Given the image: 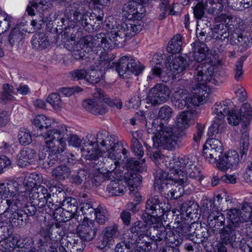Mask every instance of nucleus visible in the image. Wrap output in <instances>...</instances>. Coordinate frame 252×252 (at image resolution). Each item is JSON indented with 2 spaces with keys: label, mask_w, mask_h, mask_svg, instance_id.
I'll return each mask as SVG.
<instances>
[{
  "label": "nucleus",
  "mask_w": 252,
  "mask_h": 252,
  "mask_svg": "<svg viewBox=\"0 0 252 252\" xmlns=\"http://www.w3.org/2000/svg\"><path fill=\"white\" fill-rule=\"evenodd\" d=\"M226 215L227 224L220 233V239L223 244L238 249L241 239L236 232L241 235L252 234V203L244 202L238 208L227 209Z\"/></svg>",
  "instance_id": "obj_1"
},
{
  "label": "nucleus",
  "mask_w": 252,
  "mask_h": 252,
  "mask_svg": "<svg viewBox=\"0 0 252 252\" xmlns=\"http://www.w3.org/2000/svg\"><path fill=\"white\" fill-rule=\"evenodd\" d=\"M95 136L92 134L88 135L85 138L84 142L81 148L82 156L88 160L99 161L103 163L100 158H102V152H107L106 156L111 159L110 154H114L116 149L119 148L121 142L118 137L114 135H108L105 131H99L96 136V140L93 141Z\"/></svg>",
  "instance_id": "obj_2"
},
{
  "label": "nucleus",
  "mask_w": 252,
  "mask_h": 252,
  "mask_svg": "<svg viewBox=\"0 0 252 252\" xmlns=\"http://www.w3.org/2000/svg\"><path fill=\"white\" fill-rule=\"evenodd\" d=\"M138 21L126 19L121 25L117 23L106 25L110 30L107 32L108 37L113 44V48L123 46L127 37L130 38L141 31L142 26Z\"/></svg>",
  "instance_id": "obj_3"
},
{
  "label": "nucleus",
  "mask_w": 252,
  "mask_h": 252,
  "mask_svg": "<svg viewBox=\"0 0 252 252\" xmlns=\"http://www.w3.org/2000/svg\"><path fill=\"white\" fill-rule=\"evenodd\" d=\"M158 130V132L152 137L153 148L162 147L164 149L173 150L175 149L178 141L186 136L185 132H174L172 127L163 124H159V129Z\"/></svg>",
  "instance_id": "obj_4"
},
{
  "label": "nucleus",
  "mask_w": 252,
  "mask_h": 252,
  "mask_svg": "<svg viewBox=\"0 0 252 252\" xmlns=\"http://www.w3.org/2000/svg\"><path fill=\"white\" fill-rule=\"evenodd\" d=\"M48 131L50 135L47 138V139H48L47 141L55 140L54 142L59 146L60 145V148H63V149L66 146V141L68 142L69 145L74 147H79L82 141L84 142L85 138L82 140L78 135L71 134L64 125L56 126L55 127H52Z\"/></svg>",
  "instance_id": "obj_5"
},
{
  "label": "nucleus",
  "mask_w": 252,
  "mask_h": 252,
  "mask_svg": "<svg viewBox=\"0 0 252 252\" xmlns=\"http://www.w3.org/2000/svg\"><path fill=\"white\" fill-rule=\"evenodd\" d=\"M49 135L50 134L47 130L45 134V142L50 150L49 151L43 150L39 156V164L45 169L49 168L56 164L59 160V155L64 150L54 142L55 140L47 141L48 140L47 138Z\"/></svg>",
  "instance_id": "obj_6"
},
{
  "label": "nucleus",
  "mask_w": 252,
  "mask_h": 252,
  "mask_svg": "<svg viewBox=\"0 0 252 252\" xmlns=\"http://www.w3.org/2000/svg\"><path fill=\"white\" fill-rule=\"evenodd\" d=\"M230 100L216 103L213 107L214 112L216 115L213 122L209 128L208 134L210 136H216L224 131L226 123L225 116L231 110Z\"/></svg>",
  "instance_id": "obj_7"
},
{
  "label": "nucleus",
  "mask_w": 252,
  "mask_h": 252,
  "mask_svg": "<svg viewBox=\"0 0 252 252\" xmlns=\"http://www.w3.org/2000/svg\"><path fill=\"white\" fill-rule=\"evenodd\" d=\"M66 15L70 21L79 23L89 32L94 29V21L86 13L82 5L73 3L67 7Z\"/></svg>",
  "instance_id": "obj_8"
},
{
  "label": "nucleus",
  "mask_w": 252,
  "mask_h": 252,
  "mask_svg": "<svg viewBox=\"0 0 252 252\" xmlns=\"http://www.w3.org/2000/svg\"><path fill=\"white\" fill-rule=\"evenodd\" d=\"M113 64L119 75L124 77H127L131 74L138 75L144 69L139 62L128 56L122 57L118 63Z\"/></svg>",
  "instance_id": "obj_9"
},
{
  "label": "nucleus",
  "mask_w": 252,
  "mask_h": 252,
  "mask_svg": "<svg viewBox=\"0 0 252 252\" xmlns=\"http://www.w3.org/2000/svg\"><path fill=\"white\" fill-rule=\"evenodd\" d=\"M93 98L84 100L83 107L88 112L95 115H103L108 111V107L105 102V94L100 89H95L93 93Z\"/></svg>",
  "instance_id": "obj_10"
},
{
  "label": "nucleus",
  "mask_w": 252,
  "mask_h": 252,
  "mask_svg": "<svg viewBox=\"0 0 252 252\" xmlns=\"http://www.w3.org/2000/svg\"><path fill=\"white\" fill-rule=\"evenodd\" d=\"M109 38L107 32H101L94 37L91 35L85 36L79 40L78 44L84 48H89L91 49L100 47L106 51L113 49V44Z\"/></svg>",
  "instance_id": "obj_11"
},
{
  "label": "nucleus",
  "mask_w": 252,
  "mask_h": 252,
  "mask_svg": "<svg viewBox=\"0 0 252 252\" xmlns=\"http://www.w3.org/2000/svg\"><path fill=\"white\" fill-rule=\"evenodd\" d=\"M168 206L158 195H151L146 201L145 212L148 216L160 219L168 211Z\"/></svg>",
  "instance_id": "obj_12"
},
{
  "label": "nucleus",
  "mask_w": 252,
  "mask_h": 252,
  "mask_svg": "<svg viewBox=\"0 0 252 252\" xmlns=\"http://www.w3.org/2000/svg\"><path fill=\"white\" fill-rule=\"evenodd\" d=\"M223 151L221 141L216 138H211L204 146L202 155L211 163H216L222 156Z\"/></svg>",
  "instance_id": "obj_13"
},
{
  "label": "nucleus",
  "mask_w": 252,
  "mask_h": 252,
  "mask_svg": "<svg viewBox=\"0 0 252 252\" xmlns=\"http://www.w3.org/2000/svg\"><path fill=\"white\" fill-rule=\"evenodd\" d=\"M170 94L169 89L162 83L156 84L150 90L146 97V102L156 105L166 101Z\"/></svg>",
  "instance_id": "obj_14"
},
{
  "label": "nucleus",
  "mask_w": 252,
  "mask_h": 252,
  "mask_svg": "<svg viewBox=\"0 0 252 252\" xmlns=\"http://www.w3.org/2000/svg\"><path fill=\"white\" fill-rule=\"evenodd\" d=\"M214 66L209 63H203L196 67L194 73V79L197 84L206 85L208 83H214Z\"/></svg>",
  "instance_id": "obj_15"
},
{
  "label": "nucleus",
  "mask_w": 252,
  "mask_h": 252,
  "mask_svg": "<svg viewBox=\"0 0 252 252\" xmlns=\"http://www.w3.org/2000/svg\"><path fill=\"white\" fill-rule=\"evenodd\" d=\"M59 225L58 223H48L45 226H42L39 231L41 242L49 245L52 243L56 246L60 238V233H58L57 230L59 228Z\"/></svg>",
  "instance_id": "obj_16"
},
{
  "label": "nucleus",
  "mask_w": 252,
  "mask_h": 252,
  "mask_svg": "<svg viewBox=\"0 0 252 252\" xmlns=\"http://www.w3.org/2000/svg\"><path fill=\"white\" fill-rule=\"evenodd\" d=\"M50 196H51V194L43 186H38L32 188L29 193L31 203L37 206L38 209L42 208L45 206L46 201Z\"/></svg>",
  "instance_id": "obj_17"
},
{
  "label": "nucleus",
  "mask_w": 252,
  "mask_h": 252,
  "mask_svg": "<svg viewBox=\"0 0 252 252\" xmlns=\"http://www.w3.org/2000/svg\"><path fill=\"white\" fill-rule=\"evenodd\" d=\"M217 20L227 25L230 34L245 32L244 22L240 18L232 15L221 14L220 17H217Z\"/></svg>",
  "instance_id": "obj_18"
},
{
  "label": "nucleus",
  "mask_w": 252,
  "mask_h": 252,
  "mask_svg": "<svg viewBox=\"0 0 252 252\" xmlns=\"http://www.w3.org/2000/svg\"><path fill=\"white\" fill-rule=\"evenodd\" d=\"M128 235L125 234L124 239H131L135 243H138L140 237L148 236L149 232L147 223L145 221H138L135 222L127 231Z\"/></svg>",
  "instance_id": "obj_19"
},
{
  "label": "nucleus",
  "mask_w": 252,
  "mask_h": 252,
  "mask_svg": "<svg viewBox=\"0 0 252 252\" xmlns=\"http://www.w3.org/2000/svg\"><path fill=\"white\" fill-rule=\"evenodd\" d=\"M219 160L217 163V167L222 171H226L229 168L235 167L240 160L238 153L234 150L229 151L222 158L220 157Z\"/></svg>",
  "instance_id": "obj_20"
},
{
  "label": "nucleus",
  "mask_w": 252,
  "mask_h": 252,
  "mask_svg": "<svg viewBox=\"0 0 252 252\" xmlns=\"http://www.w3.org/2000/svg\"><path fill=\"white\" fill-rule=\"evenodd\" d=\"M209 88L206 85L196 84L192 88V94L190 96L192 104L199 106L202 104L209 95Z\"/></svg>",
  "instance_id": "obj_21"
},
{
  "label": "nucleus",
  "mask_w": 252,
  "mask_h": 252,
  "mask_svg": "<svg viewBox=\"0 0 252 252\" xmlns=\"http://www.w3.org/2000/svg\"><path fill=\"white\" fill-rule=\"evenodd\" d=\"M97 227L94 221H88L80 224L78 227V235L85 241H90L96 236Z\"/></svg>",
  "instance_id": "obj_22"
},
{
  "label": "nucleus",
  "mask_w": 252,
  "mask_h": 252,
  "mask_svg": "<svg viewBox=\"0 0 252 252\" xmlns=\"http://www.w3.org/2000/svg\"><path fill=\"white\" fill-rule=\"evenodd\" d=\"M150 229V231L149 234L152 240L154 241L153 244L155 246L165 241L167 231L161 222L158 221L157 223H153Z\"/></svg>",
  "instance_id": "obj_23"
},
{
  "label": "nucleus",
  "mask_w": 252,
  "mask_h": 252,
  "mask_svg": "<svg viewBox=\"0 0 252 252\" xmlns=\"http://www.w3.org/2000/svg\"><path fill=\"white\" fill-rule=\"evenodd\" d=\"M252 39L250 34L246 32L236 33L230 34L229 43L231 45L236 46L240 51H244L248 48Z\"/></svg>",
  "instance_id": "obj_24"
},
{
  "label": "nucleus",
  "mask_w": 252,
  "mask_h": 252,
  "mask_svg": "<svg viewBox=\"0 0 252 252\" xmlns=\"http://www.w3.org/2000/svg\"><path fill=\"white\" fill-rule=\"evenodd\" d=\"M28 193L27 191L19 192L8 199L10 212L21 210L28 200Z\"/></svg>",
  "instance_id": "obj_25"
},
{
  "label": "nucleus",
  "mask_w": 252,
  "mask_h": 252,
  "mask_svg": "<svg viewBox=\"0 0 252 252\" xmlns=\"http://www.w3.org/2000/svg\"><path fill=\"white\" fill-rule=\"evenodd\" d=\"M188 59L186 56L176 57L167 65V68L174 75L182 73L189 65Z\"/></svg>",
  "instance_id": "obj_26"
},
{
  "label": "nucleus",
  "mask_w": 252,
  "mask_h": 252,
  "mask_svg": "<svg viewBox=\"0 0 252 252\" xmlns=\"http://www.w3.org/2000/svg\"><path fill=\"white\" fill-rule=\"evenodd\" d=\"M193 59L198 62L205 60L208 55L209 48L205 43L195 41L191 44Z\"/></svg>",
  "instance_id": "obj_27"
},
{
  "label": "nucleus",
  "mask_w": 252,
  "mask_h": 252,
  "mask_svg": "<svg viewBox=\"0 0 252 252\" xmlns=\"http://www.w3.org/2000/svg\"><path fill=\"white\" fill-rule=\"evenodd\" d=\"M99 161H94V163L95 164V168L98 171V173L97 175L93 177H91L92 184H93L94 187L99 186L101 182L102 181L111 179V176H112L113 171H114L112 167L107 170L100 168V166L98 165V164H99Z\"/></svg>",
  "instance_id": "obj_28"
},
{
  "label": "nucleus",
  "mask_w": 252,
  "mask_h": 252,
  "mask_svg": "<svg viewBox=\"0 0 252 252\" xmlns=\"http://www.w3.org/2000/svg\"><path fill=\"white\" fill-rule=\"evenodd\" d=\"M182 213L185 212L188 218L192 220L194 222L198 220L200 217L199 207L193 202H185L181 208Z\"/></svg>",
  "instance_id": "obj_29"
},
{
  "label": "nucleus",
  "mask_w": 252,
  "mask_h": 252,
  "mask_svg": "<svg viewBox=\"0 0 252 252\" xmlns=\"http://www.w3.org/2000/svg\"><path fill=\"white\" fill-rule=\"evenodd\" d=\"M137 6L141 7V6L133 1H129L123 8V16H125L127 19L129 20H139L141 19L142 13L138 11Z\"/></svg>",
  "instance_id": "obj_30"
},
{
  "label": "nucleus",
  "mask_w": 252,
  "mask_h": 252,
  "mask_svg": "<svg viewBox=\"0 0 252 252\" xmlns=\"http://www.w3.org/2000/svg\"><path fill=\"white\" fill-rule=\"evenodd\" d=\"M217 24L215 25L213 30V37L218 40V42L220 41H225L226 39V43L228 41V37H230L229 29L227 27V25L224 23Z\"/></svg>",
  "instance_id": "obj_31"
},
{
  "label": "nucleus",
  "mask_w": 252,
  "mask_h": 252,
  "mask_svg": "<svg viewBox=\"0 0 252 252\" xmlns=\"http://www.w3.org/2000/svg\"><path fill=\"white\" fill-rule=\"evenodd\" d=\"M6 184L11 197L13 195L17 194L18 192L30 191L28 181L26 179L23 182L22 180L12 181L6 183Z\"/></svg>",
  "instance_id": "obj_32"
},
{
  "label": "nucleus",
  "mask_w": 252,
  "mask_h": 252,
  "mask_svg": "<svg viewBox=\"0 0 252 252\" xmlns=\"http://www.w3.org/2000/svg\"><path fill=\"white\" fill-rule=\"evenodd\" d=\"M81 29L76 26L73 27L66 28L63 31V34H61L62 40L65 43L67 41H75L76 39H80L83 36Z\"/></svg>",
  "instance_id": "obj_33"
},
{
  "label": "nucleus",
  "mask_w": 252,
  "mask_h": 252,
  "mask_svg": "<svg viewBox=\"0 0 252 252\" xmlns=\"http://www.w3.org/2000/svg\"><path fill=\"white\" fill-rule=\"evenodd\" d=\"M31 43L32 48L38 51H41L49 45L48 36L44 33H35L32 37Z\"/></svg>",
  "instance_id": "obj_34"
},
{
  "label": "nucleus",
  "mask_w": 252,
  "mask_h": 252,
  "mask_svg": "<svg viewBox=\"0 0 252 252\" xmlns=\"http://www.w3.org/2000/svg\"><path fill=\"white\" fill-rule=\"evenodd\" d=\"M208 204L210 205V208H209V207L207 206L205 209V211L209 214L208 217H214V218L212 219L213 223L225 224V218L224 216L221 212L219 211L218 208L214 204V202L210 200ZM207 205L208 203L207 204Z\"/></svg>",
  "instance_id": "obj_35"
},
{
  "label": "nucleus",
  "mask_w": 252,
  "mask_h": 252,
  "mask_svg": "<svg viewBox=\"0 0 252 252\" xmlns=\"http://www.w3.org/2000/svg\"><path fill=\"white\" fill-rule=\"evenodd\" d=\"M206 2L207 13L217 16L215 20L218 21L217 18L221 14L224 7L222 0H206Z\"/></svg>",
  "instance_id": "obj_36"
},
{
  "label": "nucleus",
  "mask_w": 252,
  "mask_h": 252,
  "mask_svg": "<svg viewBox=\"0 0 252 252\" xmlns=\"http://www.w3.org/2000/svg\"><path fill=\"white\" fill-rule=\"evenodd\" d=\"M126 189L125 185L123 184L122 180H115L107 185L106 190L112 196H116L124 195Z\"/></svg>",
  "instance_id": "obj_37"
},
{
  "label": "nucleus",
  "mask_w": 252,
  "mask_h": 252,
  "mask_svg": "<svg viewBox=\"0 0 252 252\" xmlns=\"http://www.w3.org/2000/svg\"><path fill=\"white\" fill-rule=\"evenodd\" d=\"M36 157L35 151L29 147H26L21 150L18 155V164L21 166H26L29 160Z\"/></svg>",
  "instance_id": "obj_38"
},
{
  "label": "nucleus",
  "mask_w": 252,
  "mask_h": 252,
  "mask_svg": "<svg viewBox=\"0 0 252 252\" xmlns=\"http://www.w3.org/2000/svg\"><path fill=\"white\" fill-rule=\"evenodd\" d=\"M178 222V228L181 230L182 236H184L188 239L191 240V238L194 235L197 224L192 222L191 224L189 222H186L185 220L181 221H177Z\"/></svg>",
  "instance_id": "obj_39"
},
{
  "label": "nucleus",
  "mask_w": 252,
  "mask_h": 252,
  "mask_svg": "<svg viewBox=\"0 0 252 252\" xmlns=\"http://www.w3.org/2000/svg\"><path fill=\"white\" fill-rule=\"evenodd\" d=\"M183 241V237L180 232L176 230L169 229L166 234L165 242L169 245L168 247L174 248L181 244Z\"/></svg>",
  "instance_id": "obj_40"
},
{
  "label": "nucleus",
  "mask_w": 252,
  "mask_h": 252,
  "mask_svg": "<svg viewBox=\"0 0 252 252\" xmlns=\"http://www.w3.org/2000/svg\"><path fill=\"white\" fill-rule=\"evenodd\" d=\"M8 213L11 214L9 219L12 226L21 227L26 224L27 217L21 210Z\"/></svg>",
  "instance_id": "obj_41"
},
{
  "label": "nucleus",
  "mask_w": 252,
  "mask_h": 252,
  "mask_svg": "<svg viewBox=\"0 0 252 252\" xmlns=\"http://www.w3.org/2000/svg\"><path fill=\"white\" fill-rule=\"evenodd\" d=\"M209 237V230L204 227H196L194 235L191 238V241L196 244H200L206 242Z\"/></svg>",
  "instance_id": "obj_42"
},
{
  "label": "nucleus",
  "mask_w": 252,
  "mask_h": 252,
  "mask_svg": "<svg viewBox=\"0 0 252 252\" xmlns=\"http://www.w3.org/2000/svg\"><path fill=\"white\" fill-rule=\"evenodd\" d=\"M183 37L180 34L174 35L169 42L167 47V51L171 54H177L182 50Z\"/></svg>",
  "instance_id": "obj_43"
},
{
  "label": "nucleus",
  "mask_w": 252,
  "mask_h": 252,
  "mask_svg": "<svg viewBox=\"0 0 252 252\" xmlns=\"http://www.w3.org/2000/svg\"><path fill=\"white\" fill-rule=\"evenodd\" d=\"M52 176L58 180H64L71 174V170L66 165L58 166L52 171Z\"/></svg>",
  "instance_id": "obj_44"
},
{
  "label": "nucleus",
  "mask_w": 252,
  "mask_h": 252,
  "mask_svg": "<svg viewBox=\"0 0 252 252\" xmlns=\"http://www.w3.org/2000/svg\"><path fill=\"white\" fill-rule=\"evenodd\" d=\"M32 124L38 129L42 130L44 128L47 129L50 127L49 130L51 128L54 127L51 126V122L50 120L46 116L43 115H38L36 116L32 121Z\"/></svg>",
  "instance_id": "obj_45"
},
{
  "label": "nucleus",
  "mask_w": 252,
  "mask_h": 252,
  "mask_svg": "<svg viewBox=\"0 0 252 252\" xmlns=\"http://www.w3.org/2000/svg\"><path fill=\"white\" fill-rule=\"evenodd\" d=\"M138 135L137 132L132 133L130 148L134 155L140 158L143 156L144 152L142 144L137 138Z\"/></svg>",
  "instance_id": "obj_46"
},
{
  "label": "nucleus",
  "mask_w": 252,
  "mask_h": 252,
  "mask_svg": "<svg viewBox=\"0 0 252 252\" xmlns=\"http://www.w3.org/2000/svg\"><path fill=\"white\" fill-rule=\"evenodd\" d=\"M249 133L245 131L242 133L240 140L239 151L241 155V160H244L246 158L249 147Z\"/></svg>",
  "instance_id": "obj_47"
},
{
  "label": "nucleus",
  "mask_w": 252,
  "mask_h": 252,
  "mask_svg": "<svg viewBox=\"0 0 252 252\" xmlns=\"http://www.w3.org/2000/svg\"><path fill=\"white\" fill-rule=\"evenodd\" d=\"M191 114L188 111H183L177 117L176 126L177 128L185 129L189 126Z\"/></svg>",
  "instance_id": "obj_48"
},
{
  "label": "nucleus",
  "mask_w": 252,
  "mask_h": 252,
  "mask_svg": "<svg viewBox=\"0 0 252 252\" xmlns=\"http://www.w3.org/2000/svg\"><path fill=\"white\" fill-rule=\"evenodd\" d=\"M175 183V182L171 179L165 183H163L162 184L159 185V186L157 187H155L154 189L159 192L161 195H164L165 197H170Z\"/></svg>",
  "instance_id": "obj_49"
},
{
  "label": "nucleus",
  "mask_w": 252,
  "mask_h": 252,
  "mask_svg": "<svg viewBox=\"0 0 252 252\" xmlns=\"http://www.w3.org/2000/svg\"><path fill=\"white\" fill-rule=\"evenodd\" d=\"M207 5L206 0L198 1L196 5L192 7L193 13L195 19L200 20L203 18L207 13Z\"/></svg>",
  "instance_id": "obj_50"
},
{
  "label": "nucleus",
  "mask_w": 252,
  "mask_h": 252,
  "mask_svg": "<svg viewBox=\"0 0 252 252\" xmlns=\"http://www.w3.org/2000/svg\"><path fill=\"white\" fill-rule=\"evenodd\" d=\"M116 149V151L114 154H110L111 159L113 160V162L114 163V167L112 168V169L114 170L116 167L118 166L119 164V160L121 158V154L123 155L124 156V158H126L127 157V153H128L127 151L123 148L122 143L121 142L119 144V147Z\"/></svg>",
  "instance_id": "obj_51"
},
{
  "label": "nucleus",
  "mask_w": 252,
  "mask_h": 252,
  "mask_svg": "<svg viewBox=\"0 0 252 252\" xmlns=\"http://www.w3.org/2000/svg\"><path fill=\"white\" fill-rule=\"evenodd\" d=\"M62 205L63 209L67 210L68 212H71V214L75 215L77 213L78 202L75 198L72 197H67Z\"/></svg>",
  "instance_id": "obj_52"
},
{
  "label": "nucleus",
  "mask_w": 252,
  "mask_h": 252,
  "mask_svg": "<svg viewBox=\"0 0 252 252\" xmlns=\"http://www.w3.org/2000/svg\"><path fill=\"white\" fill-rule=\"evenodd\" d=\"M43 207H44L45 211L46 213L52 215L54 217L55 214L57 212V210H59L62 206L60 204L56 203V201L53 200L51 196H50L47 201H46L45 206Z\"/></svg>",
  "instance_id": "obj_53"
},
{
  "label": "nucleus",
  "mask_w": 252,
  "mask_h": 252,
  "mask_svg": "<svg viewBox=\"0 0 252 252\" xmlns=\"http://www.w3.org/2000/svg\"><path fill=\"white\" fill-rule=\"evenodd\" d=\"M171 180L170 178V172L166 173L163 171L162 169L158 170L155 174L154 185V187H157L159 185L162 184V183H165Z\"/></svg>",
  "instance_id": "obj_54"
},
{
  "label": "nucleus",
  "mask_w": 252,
  "mask_h": 252,
  "mask_svg": "<svg viewBox=\"0 0 252 252\" xmlns=\"http://www.w3.org/2000/svg\"><path fill=\"white\" fill-rule=\"evenodd\" d=\"M24 38V33L18 28H14L11 32L9 41L11 45L20 43Z\"/></svg>",
  "instance_id": "obj_55"
},
{
  "label": "nucleus",
  "mask_w": 252,
  "mask_h": 252,
  "mask_svg": "<svg viewBox=\"0 0 252 252\" xmlns=\"http://www.w3.org/2000/svg\"><path fill=\"white\" fill-rule=\"evenodd\" d=\"M239 115L242 118V121L245 125L250 122L252 116V110L249 103L243 104L240 109Z\"/></svg>",
  "instance_id": "obj_56"
},
{
  "label": "nucleus",
  "mask_w": 252,
  "mask_h": 252,
  "mask_svg": "<svg viewBox=\"0 0 252 252\" xmlns=\"http://www.w3.org/2000/svg\"><path fill=\"white\" fill-rule=\"evenodd\" d=\"M102 77L103 74L101 70H92L87 71L86 81L90 84H95L98 83Z\"/></svg>",
  "instance_id": "obj_57"
},
{
  "label": "nucleus",
  "mask_w": 252,
  "mask_h": 252,
  "mask_svg": "<svg viewBox=\"0 0 252 252\" xmlns=\"http://www.w3.org/2000/svg\"><path fill=\"white\" fill-rule=\"evenodd\" d=\"M88 174L86 171L80 169L71 176L70 181L72 184L77 185H81L84 180H86Z\"/></svg>",
  "instance_id": "obj_58"
},
{
  "label": "nucleus",
  "mask_w": 252,
  "mask_h": 252,
  "mask_svg": "<svg viewBox=\"0 0 252 252\" xmlns=\"http://www.w3.org/2000/svg\"><path fill=\"white\" fill-rule=\"evenodd\" d=\"M13 87L8 84H4L3 85V91L0 96V99L4 102L14 100V97L13 96Z\"/></svg>",
  "instance_id": "obj_59"
},
{
  "label": "nucleus",
  "mask_w": 252,
  "mask_h": 252,
  "mask_svg": "<svg viewBox=\"0 0 252 252\" xmlns=\"http://www.w3.org/2000/svg\"><path fill=\"white\" fill-rule=\"evenodd\" d=\"M57 212L54 218L60 222L67 221L74 215L73 214H71V212H68L67 210L63 209V207H60Z\"/></svg>",
  "instance_id": "obj_60"
},
{
  "label": "nucleus",
  "mask_w": 252,
  "mask_h": 252,
  "mask_svg": "<svg viewBox=\"0 0 252 252\" xmlns=\"http://www.w3.org/2000/svg\"><path fill=\"white\" fill-rule=\"evenodd\" d=\"M185 173V172L181 173V171H178L176 172V173L170 175V178L177 184L187 187V185L189 184L190 181L189 180L188 175H186Z\"/></svg>",
  "instance_id": "obj_61"
},
{
  "label": "nucleus",
  "mask_w": 252,
  "mask_h": 252,
  "mask_svg": "<svg viewBox=\"0 0 252 252\" xmlns=\"http://www.w3.org/2000/svg\"><path fill=\"white\" fill-rule=\"evenodd\" d=\"M47 101L55 110L60 109L63 106V102L59 94L52 93L47 98Z\"/></svg>",
  "instance_id": "obj_62"
},
{
  "label": "nucleus",
  "mask_w": 252,
  "mask_h": 252,
  "mask_svg": "<svg viewBox=\"0 0 252 252\" xmlns=\"http://www.w3.org/2000/svg\"><path fill=\"white\" fill-rule=\"evenodd\" d=\"M131 239H125L118 243L115 248L116 252H131V246L134 244Z\"/></svg>",
  "instance_id": "obj_63"
},
{
  "label": "nucleus",
  "mask_w": 252,
  "mask_h": 252,
  "mask_svg": "<svg viewBox=\"0 0 252 252\" xmlns=\"http://www.w3.org/2000/svg\"><path fill=\"white\" fill-rule=\"evenodd\" d=\"M18 138L19 143L24 146L29 145L32 141V136L26 129H21L19 130Z\"/></svg>",
  "instance_id": "obj_64"
}]
</instances>
